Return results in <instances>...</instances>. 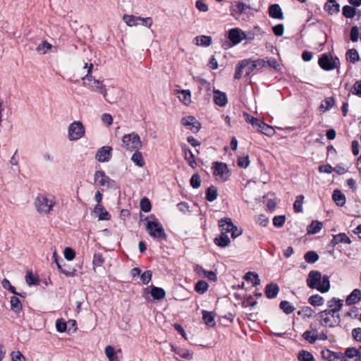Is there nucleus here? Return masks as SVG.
Segmentation results:
<instances>
[{
  "label": "nucleus",
  "instance_id": "obj_46",
  "mask_svg": "<svg viewBox=\"0 0 361 361\" xmlns=\"http://www.w3.org/2000/svg\"><path fill=\"white\" fill-rule=\"evenodd\" d=\"M306 262L313 264L319 259L318 254L314 251H308L304 255Z\"/></svg>",
  "mask_w": 361,
  "mask_h": 361
},
{
  "label": "nucleus",
  "instance_id": "obj_26",
  "mask_svg": "<svg viewBox=\"0 0 361 361\" xmlns=\"http://www.w3.org/2000/svg\"><path fill=\"white\" fill-rule=\"evenodd\" d=\"M171 348L172 351L180 357L189 360L192 359V353L190 350L180 348H175L173 345L171 346Z\"/></svg>",
  "mask_w": 361,
  "mask_h": 361
},
{
  "label": "nucleus",
  "instance_id": "obj_14",
  "mask_svg": "<svg viewBox=\"0 0 361 361\" xmlns=\"http://www.w3.org/2000/svg\"><path fill=\"white\" fill-rule=\"evenodd\" d=\"M243 35V31H242L239 28H233L228 31V39L233 43V45H237L242 40V36Z\"/></svg>",
  "mask_w": 361,
  "mask_h": 361
},
{
  "label": "nucleus",
  "instance_id": "obj_52",
  "mask_svg": "<svg viewBox=\"0 0 361 361\" xmlns=\"http://www.w3.org/2000/svg\"><path fill=\"white\" fill-rule=\"evenodd\" d=\"M314 314V311L310 307L305 306L302 307L298 312V314L303 317L310 318Z\"/></svg>",
  "mask_w": 361,
  "mask_h": 361
},
{
  "label": "nucleus",
  "instance_id": "obj_30",
  "mask_svg": "<svg viewBox=\"0 0 361 361\" xmlns=\"http://www.w3.org/2000/svg\"><path fill=\"white\" fill-rule=\"evenodd\" d=\"M302 337L310 343H314L318 339L317 331L316 329H313L312 331H306L303 333Z\"/></svg>",
  "mask_w": 361,
  "mask_h": 361
},
{
  "label": "nucleus",
  "instance_id": "obj_9",
  "mask_svg": "<svg viewBox=\"0 0 361 361\" xmlns=\"http://www.w3.org/2000/svg\"><path fill=\"white\" fill-rule=\"evenodd\" d=\"M337 62H338L337 57L333 58L326 53L322 54L318 61L319 66L326 71L335 69L337 67Z\"/></svg>",
  "mask_w": 361,
  "mask_h": 361
},
{
  "label": "nucleus",
  "instance_id": "obj_6",
  "mask_svg": "<svg viewBox=\"0 0 361 361\" xmlns=\"http://www.w3.org/2000/svg\"><path fill=\"white\" fill-rule=\"evenodd\" d=\"M146 229L149 235L154 239L158 240H166V234L161 224L157 219L154 221H147Z\"/></svg>",
  "mask_w": 361,
  "mask_h": 361
},
{
  "label": "nucleus",
  "instance_id": "obj_18",
  "mask_svg": "<svg viewBox=\"0 0 361 361\" xmlns=\"http://www.w3.org/2000/svg\"><path fill=\"white\" fill-rule=\"evenodd\" d=\"M182 150L184 154L185 160L188 162V164L192 167L195 168L196 166V161L195 159V156L192 151L187 147L185 144L182 145Z\"/></svg>",
  "mask_w": 361,
  "mask_h": 361
},
{
  "label": "nucleus",
  "instance_id": "obj_34",
  "mask_svg": "<svg viewBox=\"0 0 361 361\" xmlns=\"http://www.w3.org/2000/svg\"><path fill=\"white\" fill-rule=\"evenodd\" d=\"M323 227L322 223L318 221H313L307 227V233L316 234L319 233Z\"/></svg>",
  "mask_w": 361,
  "mask_h": 361
},
{
  "label": "nucleus",
  "instance_id": "obj_17",
  "mask_svg": "<svg viewBox=\"0 0 361 361\" xmlns=\"http://www.w3.org/2000/svg\"><path fill=\"white\" fill-rule=\"evenodd\" d=\"M339 243L350 244L351 240L345 233H340L337 235H333V238L330 242V245L334 247Z\"/></svg>",
  "mask_w": 361,
  "mask_h": 361
},
{
  "label": "nucleus",
  "instance_id": "obj_29",
  "mask_svg": "<svg viewBox=\"0 0 361 361\" xmlns=\"http://www.w3.org/2000/svg\"><path fill=\"white\" fill-rule=\"evenodd\" d=\"M324 10L329 15L338 13L340 11V5L338 3H326L324 6Z\"/></svg>",
  "mask_w": 361,
  "mask_h": 361
},
{
  "label": "nucleus",
  "instance_id": "obj_3",
  "mask_svg": "<svg viewBox=\"0 0 361 361\" xmlns=\"http://www.w3.org/2000/svg\"><path fill=\"white\" fill-rule=\"evenodd\" d=\"M121 146L127 151L139 150L142 145L139 135L135 132L124 135L122 137Z\"/></svg>",
  "mask_w": 361,
  "mask_h": 361
},
{
  "label": "nucleus",
  "instance_id": "obj_43",
  "mask_svg": "<svg viewBox=\"0 0 361 361\" xmlns=\"http://www.w3.org/2000/svg\"><path fill=\"white\" fill-rule=\"evenodd\" d=\"M123 20L128 26H135L139 24V21H141V17L124 15Z\"/></svg>",
  "mask_w": 361,
  "mask_h": 361
},
{
  "label": "nucleus",
  "instance_id": "obj_49",
  "mask_svg": "<svg viewBox=\"0 0 361 361\" xmlns=\"http://www.w3.org/2000/svg\"><path fill=\"white\" fill-rule=\"evenodd\" d=\"M342 13L345 18H353L355 16L356 9L354 7L346 5L343 7Z\"/></svg>",
  "mask_w": 361,
  "mask_h": 361
},
{
  "label": "nucleus",
  "instance_id": "obj_19",
  "mask_svg": "<svg viewBox=\"0 0 361 361\" xmlns=\"http://www.w3.org/2000/svg\"><path fill=\"white\" fill-rule=\"evenodd\" d=\"M361 300V290L358 288L354 289L347 297L345 303L347 305L357 304Z\"/></svg>",
  "mask_w": 361,
  "mask_h": 361
},
{
  "label": "nucleus",
  "instance_id": "obj_11",
  "mask_svg": "<svg viewBox=\"0 0 361 361\" xmlns=\"http://www.w3.org/2000/svg\"><path fill=\"white\" fill-rule=\"evenodd\" d=\"M181 124L193 133H198L201 128V123L192 116L183 117Z\"/></svg>",
  "mask_w": 361,
  "mask_h": 361
},
{
  "label": "nucleus",
  "instance_id": "obj_60",
  "mask_svg": "<svg viewBox=\"0 0 361 361\" xmlns=\"http://www.w3.org/2000/svg\"><path fill=\"white\" fill-rule=\"evenodd\" d=\"M190 185L193 188H198L201 185V178L197 173H195L190 178Z\"/></svg>",
  "mask_w": 361,
  "mask_h": 361
},
{
  "label": "nucleus",
  "instance_id": "obj_41",
  "mask_svg": "<svg viewBox=\"0 0 361 361\" xmlns=\"http://www.w3.org/2000/svg\"><path fill=\"white\" fill-rule=\"evenodd\" d=\"M298 359L299 361H314L312 354L305 350L298 352Z\"/></svg>",
  "mask_w": 361,
  "mask_h": 361
},
{
  "label": "nucleus",
  "instance_id": "obj_16",
  "mask_svg": "<svg viewBox=\"0 0 361 361\" xmlns=\"http://www.w3.org/2000/svg\"><path fill=\"white\" fill-rule=\"evenodd\" d=\"M269 15L274 19L283 20L284 18L281 6L277 4H271L269 7Z\"/></svg>",
  "mask_w": 361,
  "mask_h": 361
},
{
  "label": "nucleus",
  "instance_id": "obj_57",
  "mask_svg": "<svg viewBox=\"0 0 361 361\" xmlns=\"http://www.w3.org/2000/svg\"><path fill=\"white\" fill-rule=\"evenodd\" d=\"M245 121L250 123L253 127H256L257 128L259 127V125H261V123H262V121L259 120L257 118H255L253 116H250L249 114H245Z\"/></svg>",
  "mask_w": 361,
  "mask_h": 361
},
{
  "label": "nucleus",
  "instance_id": "obj_50",
  "mask_svg": "<svg viewBox=\"0 0 361 361\" xmlns=\"http://www.w3.org/2000/svg\"><path fill=\"white\" fill-rule=\"evenodd\" d=\"M105 354L109 361H118V357L115 355L114 348L111 345H107L105 348Z\"/></svg>",
  "mask_w": 361,
  "mask_h": 361
},
{
  "label": "nucleus",
  "instance_id": "obj_8",
  "mask_svg": "<svg viewBox=\"0 0 361 361\" xmlns=\"http://www.w3.org/2000/svg\"><path fill=\"white\" fill-rule=\"evenodd\" d=\"M85 133V130L82 122L74 121L68 126V137L70 140H78L84 136Z\"/></svg>",
  "mask_w": 361,
  "mask_h": 361
},
{
  "label": "nucleus",
  "instance_id": "obj_5",
  "mask_svg": "<svg viewBox=\"0 0 361 361\" xmlns=\"http://www.w3.org/2000/svg\"><path fill=\"white\" fill-rule=\"evenodd\" d=\"M55 205V197L51 195H39L35 200V206L40 213L47 214Z\"/></svg>",
  "mask_w": 361,
  "mask_h": 361
},
{
  "label": "nucleus",
  "instance_id": "obj_27",
  "mask_svg": "<svg viewBox=\"0 0 361 361\" xmlns=\"http://www.w3.org/2000/svg\"><path fill=\"white\" fill-rule=\"evenodd\" d=\"M332 199L338 207H343L345 204V196L339 190H336L334 191Z\"/></svg>",
  "mask_w": 361,
  "mask_h": 361
},
{
  "label": "nucleus",
  "instance_id": "obj_37",
  "mask_svg": "<svg viewBox=\"0 0 361 361\" xmlns=\"http://www.w3.org/2000/svg\"><path fill=\"white\" fill-rule=\"evenodd\" d=\"M11 309L16 313H19L22 310V305L20 300L16 296H12L10 300Z\"/></svg>",
  "mask_w": 361,
  "mask_h": 361
},
{
  "label": "nucleus",
  "instance_id": "obj_15",
  "mask_svg": "<svg viewBox=\"0 0 361 361\" xmlns=\"http://www.w3.org/2000/svg\"><path fill=\"white\" fill-rule=\"evenodd\" d=\"M233 226L234 224L230 218H224L219 221V227L221 232L223 233L227 234L228 233H231V230H233Z\"/></svg>",
  "mask_w": 361,
  "mask_h": 361
},
{
  "label": "nucleus",
  "instance_id": "obj_10",
  "mask_svg": "<svg viewBox=\"0 0 361 361\" xmlns=\"http://www.w3.org/2000/svg\"><path fill=\"white\" fill-rule=\"evenodd\" d=\"M213 169V175L216 177L217 180L224 182L228 179L229 171L226 164L223 162H214Z\"/></svg>",
  "mask_w": 361,
  "mask_h": 361
},
{
  "label": "nucleus",
  "instance_id": "obj_53",
  "mask_svg": "<svg viewBox=\"0 0 361 361\" xmlns=\"http://www.w3.org/2000/svg\"><path fill=\"white\" fill-rule=\"evenodd\" d=\"M25 281H26V283L29 286L38 285L39 284L38 279L33 275L32 271H27V274H26V276H25Z\"/></svg>",
  "mask_w": 361,
  "mask_h": 361
},
{
  "label": "nucleus",
  "instance_id": "obj_7",
  "mask_svg": "<svg viewBox=\"0 0 361 361\" xmlns=\"http://www.w3.org/2000/svg\"><path fill=\"white\" fill-rule=\"evenodd\" d=\"M94 183L99 186L102 190L114 188L116 183L105 174L104 171H97L94 175Z\"/></svg>",
  "mask_w": 361,
  "mask_h": 361
},
{
  "label": "nucleus",
  "instance_id": "obj_4",
  "mask_svg": "<svg viewBox=\"0 0 361 361\" xmlns=\"http://www.w3.org/2000/svg\"><path fill=\"white\" fill-rule=\"evenodd\" d=\"M319 324L325 327L334 328L340 325L341 317L338 314L333 313L327 310L318 314Z\"/></svg>",
  "mask_w": 361,
  "mask_h": 361
},
{
  "label": "nucleus",
  "instance_id": "obj_39",
  "mask_svg": "<svg viewBox=\"0 0 361 361\" xmlns=\"http://www.w3.org/2000/svg\"><path fill=\"white\" fill-rule=\"evenodd\" d=\"M178 98L185 105L189 104L191 102V93H190V91L188 90H180L179 92Z\"/></svg>",
  "mask_w": 361,
  "mask_h": 361
},
{
  "label": "nucleus",
  "instance_id": "obj_55",
  "mask_svg": "<svg viewBox=\"0 0 361 361\" xmlns=\"http://www.w3.org/2000/svg\"><path fill=\"white\" fill-rule=\"evenodd\" d=\"M360 348H348L345 350L344 356L346 358H356L358 353H360Z\"/></svg>",
  "mask_w": 361,
  "mask_h": 361
},
{
  "label": "nucleus",
  "instance_id": "obj_28",
  "mask_svg": "<svg viewBox=\"0 0 361 361\" xmlns=\"http://www.w3.org/2000/svg\"><path fill=\"white\" fill-rule=\"evenodd\" d=\"M150 294L154 300H160L164 298L166 292L162 288L156 287L153 285L150 286Z\"/></svg>",
  "mask_w": 361,
  "mask_h": 361
},
{
  "label": "nucleus",
  "instance_id": "obj_35",
  "mask_svg": "<svg viewBox=\"0 0 361 361\" xmlns=\"http://www.w3.org/2000/svg\"><path fill=\"white\" fill-rule=\"evenodd\" d=\"M257 130L267 136H271L275 133L274 129L271 126L267 125L263 121Z\"/></svg>",
  "mask_w": 361,
  "mask_h": 361
},
{
  "label": "nucleus",
  "instance_id": "obj_25",
  "mask_svg": "<svg viewBox=\"0 0 361 361\" xmlns=\"http://www.w3.org/2000/svg\"><path fill=\"white\" fill-rule=\"evenodd\" d=\"M94 212L98 216L99 220H109L111 218L109 212L102 204H97L94 208Z\"/></svg>",
  "mask_w": 361,
  "mask_h": 361
},
{
  "label": "nucleus",
  "instance_id": "obj_56",
  "mask_svg": "<svg viewBox=\"0 0 361 361\" xmlns=\"http://www.w3.org/2000/svg\"><path fill=\"white\" fill-rule=\"evenodd\" d=\"M104 259L101 253H94L92 260V264L94 268L95 267H101L104 263Z\"/></svg>",
  "mask_w": 361,
  "mask_h": 361
},
{
  "label": "nucleus",
  "instance_id": "obj_33",
  "mask_svg": "<svg viewBox=\"0 0 361 361\" xmlns=\"http://www.w3.org/2000/svg\"><path fill=\"white\" fill-rule=\"evenodd\" d=\"M202 319L205 324H207V326H214L215 325L214 315L213 312L203 310Z\"/></svg>",
  "mask_w": 361,
  "mask_h": 361
},
{
  "label": "nucleus",
  "instance_id": "obj_2",
  "mask_svg": "<svg viewBox=\"0 0 361 361\" xmlns=\"http://www.w3.org/2000/svg\"><path fill=\"white\" fill-rule=\"evenodd\" d=\"M83 68H87V74L85 76L82 77V80L84 81V85H86L92 89L95 88V90H98L99 93L102 94L104 98H106L107 102L110 103L115 102V101H111L106 98L107 90L105 87V85L102 84V82L99 80L93 78L92 76L90 75L92 69L93 68L92 63H90V65L85 63Z\"/></svg>",
  "mask_w": 361,
  "mask_h": 361
},
{
  "label": "nucleus",
  "instance_id": "obj_58",
  "mask_svg": "<svg viewBox=\"0 0 361 361\" xmlns=\"http://www.w3.org/2000/svg\"><path fill=\"white\" fill-rule=\"evenodd\" d=\"M140 208L143 212H149L151 210V207H152L151 203L147 198H146V197L142 198L140 200Z\"/></svg>",
  "mask_w": 361,
  "mask_h": 361
},
{
  "label": "nucleus",
  "instance_id": "obj_12",
  "mask_svg": "<svg viewBox=\"0 0 361 361\" xmlns=\"http://www.w3.org/2000/svg\"><path fill=\"white\" fill-rule=\"evenodd\" d=\"M322 357L326 361H347L344 355L341 352H333L329 349L321 352Z\"/></svg>",
  "mask_w": 361,
  "mask_h": 361
},
{
  "label": "nucleus",
  "instance_id": "obj_32",
  "mask_svg": "<svg viewBox=\"0 0 361 361\" xmlns=\"http://www.w3.org/2000/svg\"><path fill=\"white\" fill-rule=\"evenodd\" d=\"M241 66H244L245 69V76L250 75V74L256 69L255 63L250 59H244L241 61Z\"/></svg>",
  "mask_w": 361,
  "mask_h": 361
},
{
  "label": "nucleus",
  "instance_id": "obj_13",
  "mask_svg": "<svg viewBox=\"0 0 361 361\" xmlns=\"http://www.w3.org/2000/svg\"><path fill=\"white\" fill-rule=\"evenodd\" d=\"M112 148L109 146L101 147L95 155V159L99 162L109 161L112 157Z\"/></svg>",
  "mask_w": 361,
  "mask_h": 361
},
{
  "label": "nucleus",
  "instance_id": "obj_23",
  "mask_svg": "<svg viewBox=\"0 0 361 361\" xmlns=\"http://www.w3.org/2000/svg\"><path fill=\"white\" fill-rule=\"evenodd\" d=\"M249 8L250 6L243 2L238 1L235 4V7L231 8V13L233 16H239L244 13Z\"/></svg>",
  "mask_w": 361,
  "mask_h": 361
},
{
  "label": "nucleus",
  "instance_id": "obj_64",
  "mask_svg": "<svg viewBox=\"0 0 361 361\" xmlns=\"http://www.w3.org/2000/svg\"><path fill=\"white\" fill-rule=\"evenodd\" d=\"M352 93L361 97V80L355 82L352 87Z\"/></svg>",
  "mask_w": 361,
  "mask_h": 361
},
{
  "label": "nucleus",
  "instance_id": "obj_48",
  "mask_svg": "<svg viewBox=\"0 0 361 361\" xmlns=\"http://www.w3.org/2000/svg\"><path fill=\"white\" fill-rule=\"evenodd\" d=\"M304 198L305 197L302 195H300L296 197V200L293 204V209L296 213H300L302 212V204Z\"/></svg>",
  "mask_w": 361,
  "mask_h": 361
},
{
  "label": "nucleus",
  "instance_id": "obj_63",
  "mask_svg": "<svg viewBox=\"0 0 361 361\" xmlns=\"http://www.w3.org/2000/svg\"><path fill=\"white\" fill-rule=\"evenodd\" d=\"M257 304V301L253 300V298L252 295H248L242 302V306L243 307H254Z\"/></svg>",
  "mask_w": 361,
  "mask_h": 361
},
{
  "label": "nucleus",
  "instance_id": "obj_40",
  "mask_svg": "<svg viewBox=\"0 0 361 361\" xmlns=\"http://www.w3.org/2000/svg\"><path fill=\"white\" fill-rule=\"evenodd\" d=\"M217 197V188L211 185L206 190V200L209 202L214 201Z\"/></svg>",
  "mask_w": 361,
  "mask_h": 361
},
{
  "label": "nucleus",
  "instance_id": "obj_61",
  "mask_svg": "<svg viewBox=\"0 0 361 361\" xmlns=\"http://www.w3.org/2000/svg\"><path fill=\"white\" fill-rule=\"evenodd\" d=\"M152 272L150 270L144 271L140 275V280L143 284H148L152 279Z\"/></svg>",
  "mask_w": 361,
  "mask_h": 361
},
{
  "label": "nucleus",
  "instance_id": "obj_31",
  "mask_svg": "<svg viewBox=\"0 0 361 361\" xmlns=\"http://www.w3.org/2000/svg\"><path fill=\"white\" fill-rule=\"evenodd\" d=\"M195 44L197 46L209 47L212 44V37L207 35L197 36L195 38Z\"/></svg>",
  "mask_w": 361,
  "mask_h": 361
},
{
  "label": "nucleus",
  "instance_id": "obj_45",
  "mask_svg": "<svg viewBox=\"0 0 361 361\" xmlns=\"http://www.w3.org/2000/svg\"><path fill=\"white\" fill-rule=\"evenodd\" d=\"M324 302V298L318 294L313 295L308 299V302L312 306H322Z\"/></svg>",
  "mask_w": 361,
  "mask_h": 361
},
{
  "label": "nucleus",
  "instance_id": "obj_54",
  "mask_svg": "<svg viewBox=\"0 0 361 361\" xmlns=\"http://www.w3.org/2000/svg\"><path fill=\"white\" fill-rule=\"evenodd\" d=\"M51 48V44L47 41H44L38 45V47H37V51L40 54H44Z\"/></svg>",
  "mask_w": 361,
  "mask_h": 361
},
{
  "label": "nucleus",
  "instance_id": "obj_38",
  "mask_svg": "<svg viewBox=\"0 0 361 361\" xmlns=\"http://www.w3.org/2000/svg\"><path fill=\"white\" fill-rule=\"evenodd\" d=\"M135 152L131 157V160L134 162L137 166L142 167L145 165V161L141 152L139 150H134Z\"/></svg>",
  "mask_w": 361,
  "mask_h": 361
},
{
  "label": "nucleus",
  "instance_id": "obj_1",
  "mask_svg": "<svg viewBox=\"0 0 361 361\" xmlns=\"http://www.w3.org/2000/svg\"><path fill=\"white\" fill-rule=\"evenodd\" d=\"M306 283L310 288L316 289L322 293H326L330 289L329 276L322 275L319 271H310L308 274Z\"/></svg>",
  "mask_w": 361,
  "mask_h": 361
},
{
  "label": "nucleus",
  "instance_id": "obj_36",
  "mask_svg": "<svg viewBox=\"0 0 361 361\" xmlns=\"http://www.w3.org/2000/svg\"><path fill=\"white\" fill-rule=\"evenodd\" d=\"M247 281H250L253 286H257L260 283L258 274L254 272L249 271L243 277Z\"/></svg>",
  "mask_w": 361,
  "mask_h": 361
},
{
  "label": "nucleus",
  "instance_id": "obj_51",
  "mask_svg": "<svg viewBox=\"0 0 361 361\" xmlns=\"http://www.w3.org/2000/svg\"><path fill=\"white\" fill-rule=\"evenodd\" d=\"M346 59L352 63L358 61L360 57L357 51L355 49H349L346 53Z\"/></svg>",
  "mask_w": 361,
  "mask_h": 361
},
{
  "label": "nucleus",
  "instance_id": "obj_62",
  "mask_svg": "<svg viewBox=\"0 0 361 361\" xmlns=\"http://www.w3.org/2000/svg\"><path fill=\"white\" fill-rule=\"evenodd\" d=\"M12 361H26V358L20 351H13L11 353Z\"/></svg>",
  "mask_w": 361,
  "mask_h": 361
},
{
  "label": "nucleus",
  "instance_id": "obj_47",
  "mask_svg": "<svg viewBox=\"0 0 361 361\" xmlns=\"http://www.w3.org/2000/svg\"><path fill=\"white\" fill-rule=\"evenodd\" d=\"M209 288L208 283L202 280L198 281L195 286V290L200 294L204 293Z\"/></svg>",
  "mask_w": 361,
  "mask_h": 361
},
{
  "label": "nucleus",
  "instance_id": "obj_21",
  "mask_svg": "<svg viewBox=\"0 0 361 361\" xmlns=\"http://www.w3.org/2000/svg\"><path fill=\"white\" fill-rule=\"evenodd\" d=\"M214 102L219 106H225L228 102L226 94L219 90H214Z\"/></svg>",
  "mask_w": 361,
  "mask_h": 361
},
{
  "label": "nucleus",
  "instance_id": "obj_42",
  "mask_svg": "<svg viewBox=\"0 0 361 361\" xmlns=\"http://www.w3.org/2000/svg\"><path fill=\"white\" fill-rule=\"evenodd\" d=\"M334 105V99L332 97H326L322 104H321L319 109L320 111L324 112L329 110Z\"/></svg>",
  "mask_w": 361,
  "mask_h": 361
},
{
  "label": "nucleus",
  "instance_id": "obj_20",
  "mask_svg": "<svg viewBox=\"0 0 361 361\" xmlns=\"http://www.w3.org/2000/svg\"><path fill=\"white\" fill-rule=\"evenodd\" d=\"M327 305L329 307V309H327V310L335 314H338V312L341 310V309L343 307V300L334 298L329 301H328Z\"/></svg>",
  "mask_w": 361,
  "mask_h": 361
},
{
  "label": "nucleus",
  "instance_id": "obj_59",
  "mask_svg": "<svg viewBox=\"0 0 361 361\" xmlns=\"http://www.w3.org/2000/svg\"><path fill=\"white\" fill-rule=\"evenodd\" d=\"M286 221L284 215L276 216L273 219V224L277 228H281L283 226Z\"/></svg>",
  "mask_w": 361,
  "mask_h": 361
},
{
  "label": "nucleus",
  "instance_id": "obj_22",
  "mask_svg": "<svg viewBox=\"0 0 361 361\" xmlns=\"http://www.w3.org/2000/svg\"><path fill=\"white\" fill-rule=\"evenodd\" d=\"M279 291V287L276 283H271L269 284H267L265 287V295L266 296L269 298H275Z\"/></svg>",
  "mask_w": 361,
  "mask_h": 361
},
{
  "label": "nucleus",
  "instance_id": "obj_44",
  "mask_svg": "<svg viewBox=\"0 0 361 361\" xmlns=\"http://www.w3.org/2000/svg\"><path fill=\"white\" fill-rule=\"evenodd\" d=\"M279 307L283 310L284 313L286 314H289L294 312L295 307L293 306L290 302L287 300H283L279 304Z\"/></svg>",
  "mask_w": 361,
  "mask_h": 361
},
{
  "label": "nucleus",
  "instance_id": "obj_24",
  "mask_svg": "<svg viewBox=\"0 0 361 361\" xmlns=\"http://www.w3.org/2000/svg\"><path fill=\"white\" fill-rule=\"evenodd\" d=\"M214 243L220 247H226L231 243L230 238L226 233L221 232L220 235L214 240Z\"/></svg>",
  "mask_w": 361,
  "mask_h": 361
}]
</instances>
